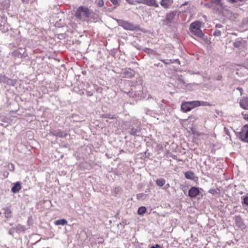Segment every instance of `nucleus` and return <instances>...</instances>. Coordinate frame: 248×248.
I'll return each mask as SVG.
<instances>
[{"label":"nucleus","mask_w":248,"mask_h":248,"mask_svg":"<svg viewBox=\"0 0 248 248\" xmlns=\"http://www.w3.org/2000/svg\"><path fill=\"white\" fill-rule=\"evenodd\" d=\"M136 1L139 3H143V0H136Z\"/></svg>","instance_id":"34"},{"label":"nucleus","mask_w":248,"mask_h":248,"mask_svg":"<svg viewBox=\"0 0 248 248\" xmlns=\"http://www.w3.org/2000/svg\"><path fill=\"white\" fill-rule=\"evenodd\" d=\"M111 2L114 5H117L118 4V0H110Z\"/></svg>","instance_id":"28"},{"label":"nucleus","mask_w":248,"mask_h":248,"mask_svg":"<svg viewBox=\"0 0 248 248\" xmlns=\"http://www.w3.org/2000/svg\"><path fill=\"white\" fill-rule=\"evenodd\" d=\"M143 3L149 6H152L155 4V0H143Z\"/></svg>","instance_id":"20"},{"label":"nucleus","mask_w":248,"mask_h":248,"mask_svg":"<svg viewBox=\"0 0 248 248\" xmlns=\"http://www.w3.org/2000/svg\"><path fill=\"white\" fill-rule=\"evenodd\" d=\"M151 248H155V246H153L151 247Z\"/></svg>","instance_id":"36"},{"label":"nucleus","mask_w":248,"mask_h":248,"mask_svg":"<svg viewBox=\"0 0 248 248\" xmlns=\"http://www.w3.org/2000/svg\"><path fill=\"white\" fill-rule=\"evenodd\" d=\"M242 114L243 119L246 121H248V114L242 113Z\"/></svg>","instance_id":"25"},{"label":"nucleus","mask_w":248,"mask_h":248,"mask_svg":"<svg viewBox=\"0 0 248 248\" xmlns=\"http://www.w3.org/2000/svg\"><path fill=\"white\" fill-rule=\"evenodd\" d=\"M222 27V26L221 24H217L216 25V28H220Z\"/></svg>","instance_id":"32"},{"label":"nucleus","mask_w":248,"mask_h":248,"mask_svg":"<svg viewBox=\"0 0 248 248\" xmlns=\"http://www.w3.org/2000/svg\"><path fill=\"white\" fill-rule=\"evenodd\" d=\"M237 90H239V91H240V92L243 91V90L241 88H237ZM241 93H242V92H241Z\"/></svg>","instance_id":"35"},{"label":"nucleus","mask_w":248,"mask_h":248,"mask_svg":"<svg viewBox=\"0 0 248 248\" xmlns=\"http://www.w3.org/2000/svg\"><path fill=\"white\" fill-rule=\"evenodd\" d=\"M200 194V190L199 188L193 186L190 188L188 191V196L190 198L196 197Z\"/></svg>","instance_id":"8"},{"label":"nucleus","mask_w":248,"mask_h":248,"mask_svg":"<svg viewBox=\"0 0 248 248\" xmlns=\"http://www.w3.org/2000/svg\"><path fill=\"white\" fill-rule=\"evenodd\" d=\"M166 181L164 179H157L156 181V184L160 186H162L165 184Z\"/></svg>","instance_id":"19"},{"label":"nucleus","mask_w":248,"mask_h":248,"mask_svg":"<svg viewBox=\"0 0 248 248\" xmlns=\"http://www.w3.org/2000/svg\"><path fill=\"white\" fill-rule=\"evenodd\" d=\"M235 222H236V223L237 222H238L239 221L241 220V217H240L236 216V217H235Z\"/></svg>","instance_id":"27"},{"label":"nucleus","mask_w":248,"mask_h":248,"mask_svg":"<svg viewBox=\"0 0 248 248\" xmlns=\"http://www.w3.org/2000/svg\"><path fill=\"white\" fill-rule=\"evenodd\" d=\"M211 1L216 5H219L221 0H211Z\"/></svg>","instance_id":"26"},{"label":"nucleus","mask_w":248,"mask_h":248,"mask_svg":"<svg viewBox=\"0 0 248 248\" xmlns=\"http://www.w3.org/2000/svg\"><path fill=\"white\" fill-rule=\"evenodd\" d=\"M50 134L52 136H54L59 138H65L67 136V134L66 132L62 131L60 129H58L54 131H51Z\"/></svg>","instance_id":"7"},{"label":"nucleus","mask_w":248,"mask_h":248,"mask_svg":"<svg viewBox=\"0 0 248 248\" xmlns=\"http://www.w3.org/2000/svg\"><path fill=\"white\" fill-rule=\"evenodd\" d=\"M243 0H230V1L232 3H235L239 1H242Z\"/></svg>","instance_id":"31"},{"label":"nucleus","mask_w":248,"mask_h":248,"mask_svg":"<svg viewBox=\"0 0 248 248\" xmlns=\"http://www.w3.org/2000/svg\"><path fill=\"white\" fill-rule=\"evenodd\" d=\"M95 2L96 5L100 7H103L104 5L103 0H96Z\"/></svg>","instance_id":"21"},{"label":"nucleus","mask_w":248,"mask_h":248,"mask_svg":"<svg viewBox=\"0 0 248 248\" xmlns=\"http://www.w3.org/2000/svg\"><path fill=\"white\" fill-rule=\"evenodd\" d=\"M243 205L245 204L248 206V196H245L243 197V201L242 202Z\"/></svg>","instance_id":"22"},{"label":"nucleus","mask_w":248,"mask_h":248,"mask_svg":"<svg viewBox=\"0 0 248 248\" xmlns=\"http://www.w3.org/2000/svg\"><path fill=\"white\" fill-rule=\"evenodd\" d=\"M201 106L200 101H192L186 102L182 103L181 105V109L184 112H187L190 111L194 108Z\"/></svg>","instance_id":"3"},{"label":"nucleus","mask_w":248,"mask_h":248,"mask_svg":"<svg viewBox=\"0 0 248 248\" xmlns=\"http://www.w3.org/2000/svg\"><path fill=\"white\" fill-rule=\"evenodd\" d=\"M21 183L20 182H16L14 186L12 188V192L14 193H16L18 192L21 189Z\"/></svg>","instance_id":"11"},{"label":"nucleus","mask_w":248,"mask_h":248,"mask_svg":"<svg viewBox=\"0 0 248 248\" xmlns=\"http://www.w3.org/2000/svg\"><path fill=\"white\" fill-rule=\"evenodd\" d=\"M221 78H222V76L221 75H219L217 77V79L220 80Z\"/></svg>","instance_id":"33"},{"label":"nucleus","mask_w":248,"mask_h":248,"mask_svg":"<svg viewBox=\"0 0 248 248\" xmlns=\"http://www.w3.org/2000/svg\"><path fill=\"white\" fill-rule=\"evenodd\" d=\"M176 13L174 12H171L168 14L166 16V19L167 21L170 22L175 16Z\"/></svg>","instance_id":"15"},{"label":"nucleus","mask_w":248,"mask_h":248,"mask_svg":"<svg viewBox=\"0 0 248 248\" xmlns=\"http://www.w3.org/2000/svg\"><path fill=\"white\" fill-rule=\"evenodd\" d=\"M146 212V208L144 206L140 207L138 211V213L139 215H143Z\"/></svg>","instance_id":"18"},{"label":"nucleus","mask_w":248,"mask_h":248,"mask_svg":"<svg viewBox=\"0 0 248 248\" xmlns=\"http://www.w3.org/2000/svg\"><path fill=\"white\" fill-rule=\"evenodd\" d=\"M103 118H108L109 119H116L118 116L116 115H112L110 114H106L102 116Z\"/></svg>","instance_id":"17"},{"label":"nucleus","mask_w":248,"mask_h":248,"mask_svg":"<svg viewBox=\"0 0 248 248\" xmlns=\"http://www.w3.org/2000/svg\"><path fill=\"white\" fill-rule=\"evenodd\" d=\"M143 196V195L142 194H139L137 195V198L138 199H141Z\"/></svg>","instance_id":"30"},{"label":"nucleus","mask_w":248,"mask_h":248,"mask_svg":"<svg viewBox=\"0 0 248 248\" xmlns=\"http://www.w3.org/2000/svg\"><path fill=\"white\" fill-rule=\"evenodd\" d=\"M201 26V22L199 21H195L190 24L189 29L194 35L202 38L203 36V33L200 29Z\"/></svg>","instance_id":"2"},{"label":"nucleus","mask_w":248,"mask_h":248,"mask_svg":"<svg viewBox=\"0 0 248 248\" xmlns=\"http://www.w3.org/2000/svg\"><path fill=\"white\" fill-rule=\"evenodd\" d=\"M195 174L191 171H187L185 173V177L189 180H193L194 179Z\"/></svg>","instance_id":"13"},{"label":"nucleus","mask_w":248,"mask_h":248,"mask_svg":"<svg viewBox=\"0 0 248 248\" xmlns=\"http://www.w3.org/2000/svg\"><path fill=\"white\" fill-rule=\"evenodd\" d=\"M2 210L4 211V214L6 218H10L12 216V211L8 207L2 208Z\"/></svg>","instance_id":"12"},{"label":"nucleus","mask_w":248,"mask_h":248,"mask_svg":"<svg viewBox=\"0 0 248 248\" xmlns=\"http://www.w3.org/2000/svg\"><path fill=\"white\" fill-rule=\"evenodd\" d=\"M26 230V227L24 225L18 224L15 227V230L16 232L19 233L21 232H24Z\"/></svg>","instance_id":"14"},{"label":"nucleus","mask_w":248,"mask_h":248,"mask_svg":"<svg viewBox=\"0 0 248 248\" xmlns=\"http://www.w3.org/2000/svg\"><path fill=\"white\" fill-rule=\"evenodd\" d=\"M135 72L134 70L131 68H128L122 74L123 78H131L135 76Z\"/></svg>","instance_id":"6"},{"label":"nucleus","mask_w":248,"mask_h":248,"mask_svg":"<svg viewBox=\"0 0 248 248\" xmlns=\"http://www.w3.org/2000/svg\"><path fill=\"white\" fill-rule=\"evenodd\" d=\"M224 131H225V133H226L227 135H229V130H228V129L227 127H225L224 128Z\"/></svg>","instance_id":"29"},{"label":"nucleus","mask_w":248,"mask_h":248,"mask_svg":"<svg viewBox=\"0 0 248 248\" xmlns=\"http://www.w3.org/2000/svg\"><path fill=\"white\" fill-rule=\"evenodd\" d=\"M239 104L242 108L248 110V97H244L240 101Z\"/></svg>","instance_id":"9"},{"label":"nucleus","mask_w":248,"mask_h":248,"mask_svg":"<svg viewBox=\"0 0 248 248\" xmlns=\"http://www.w3.org/2000/svg\"><path fill=\"white\" fill-rule=\"evenodd\" d=\"M201 106H211V105L208 102L206 101H203L202 102H201Z\"/></svg>","instance_id":"23"},{"label":"nucleus","mask_w":248,"mask_h":248,"mask_svg":"<svg viewBox=\"0 0 248 248\" xmlns=\"http://www.w3.org/2000/svg\"><path fill=\"white\" fill-rule=\"evenodd\" d=\"M67 224V221L65 219H61L55 221L56 225H65Z\"/></svg>","instance_id":"16"},{"label":"nucleus","mask_w":248,"mask_h":248,"mask_svg":"<svg viewBox=\"0 0 248 248\" xmlns=\"http://www.w3.org/2000/svg\"><path fill=\"white\" fill-rule=\"evenodd\" d=\"M90 15L91 12L89 9L83 6H79L75 14V16L77 18L84 20L89 17Z\"/></svg>","instance_id":"1"},{"label":"nucleus","mask_w":248,"mask_h":248,"mask_svg":"<svg viewBox=\"0 0 248 248\" xmlns=\"http://www.w3.org/2000/svg\"><path fill=\"white\" fill-rule=\"evenodd\" d=\"M161 5L164 8H168L170 7L172 3V0H161L160 1Z\"/></svg>","instance_id":"10"},{"label":"nucleus","mask_w":248,"mask_h":248,"mask_svg":"<svg viewBox=\"0 0 248 248\" xmlns=\"http://www.w3.org/2000/svg\"><path fill=\"white\" fill-rule=\"evenodd\" d=\"M240 139L241 140L248 142V125H245L240 132Z\"/></svg>","instance_id":"5"},{"label":"nucleus","mask_w":248,"mask_h":248,"mask_svg":"<svg viewBox=\"0 0 248 248\" xmlns=\"http://www.w3.org/2000/svg\"><path fill=\"white\" fill-rule=\"evenodd\" d=\"M221 35V31L219 30H216L214 32V35L218 36Z\"/></svg>","instance_id":"24"},{"label":"nucleus","mask_w":248,"mask_h":248,"mask_svg":"<svg viewBox=\"0 0 248 248\" xmlns=\"http://www.w3.org/2000/svg\"><path fill=\"white\" fill-rule=\"evenodd\" d=\"M117 23L120 26L122 27L125 30L133 31L135 29V26L126 21L118 19Z\"/></svg>","instance_id":"4"}]
</instances>
